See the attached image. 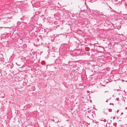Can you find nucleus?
I'll use <instances>...</instances> for the list:
<instances>
[{
  "mask_svg": "<svg viewBox=\"0 0 127 127\" xmlns=\"http://www.w3.org/2000/svg\"><path fill=\"white\" fill-rule=\"evenodd\" d=\"M113 118V119H114L115 118V117H114Z\"/></svg>",
  "mask_w": 127,
  "mask_h": 127,
  "instance_id": "6",
  "label": "nucleus"
},
{
  "mask_svg": "<svg viewBox=\"0 0 127 127\" xmlns=\"http://www.w3.org/2000/svg\"><path fill=\"white\" fill-rule=\"evenodd\" d=\"M123 114V112H122L121 113V115H122Z\"/></svg>",
  "mask_w": 127,
  "mask_h": 127,
  "instance_id": "10",
  "label": "nucleus"
},
{
  "mask_svg": "<svg viewBox=\"0 0 127 127\" xmlns=\"http://www.w3.org/2000/svg\"><path fill=\"white\" fill-rule=\"evenodd\" d=\"M106 110H107V111H108L109 112H111L112 111V110L111 109H110L109 110L107 109Z\"/></svg>",
  "mask_w": 127,
  "mask_h": 127,
  "instance_id": "2",
  "label": "nucleus"
},
{
  "mask_svg": "<svg viewBox=\"0 0 127 127\" xmlns=\"http://www.w3.org/2000/svg\"><path fill=\"white\" fill-rule=\"evenodd\" d=\"M101 121H103L104 122H106V119H104L103 120H101Z\"/></svg>",
  "mask_w": 127,
  "mask_h": 127,
  "instance_id": "3",
  "label": "nucleus"
},
{
  "mask_svg": "<svg viewBox=\"0 0 127 127\" xmlns=\"http://www.w3.org/2000/svg\"><path fill=\"white\" fill-rule=\"evenodd\" d=\"M119 98H116V100H117V101H118L119 100Z\"/></svg>",
  "mask_w": 127,
  "mask_h": 127,
  "instance_id": "4",
  "label": "nucleus"
},
{
  "mask_svg": "<svg viewBox=\"0 0 127 127\" xmlns=\"http://www.w3.org/2000/svg\"><path fill=\"white\" fill-rule=\"evenodd\" d=\"M10 21V19L9 18H5L4 19L3 21L5 23H7L8 22H9Z\"/></svg>",
  "mask_w": 127,
  "mask_h": 127,
  "instance_id": "1",
  "label": "nucleus"
},
{
  "mask_svg": "<svg viewBox=\"0 0 127 127\" xmlns=\"http://www.w3.org/2000/svg\"><path fill=\"white\" fill-rule=\"evenodd\" d=\"M108 100H109V99H107V100L106 101V102H107V101H108Z\"/></svg>",
  "mask_w": 127,
  "mask_h": 127,
  "instance_id": "8",
  "label": "nucleus"
},
{
  "mask_svg": "<svg viewBox=\"0 0 127 127\" xmlns=\"http://www.w3.org/2000/svg\"><path fill=\"white\" fill-rule=\"evenodd\" d=\"M119 111V110H118L117 111V113L118 114V112Z\"/></svg>",
  "mask_w": 127,
  "mask_h": 127,
  "instance_id": "5",
  "label": "nucleus"
},
{
  "mask_svg": "<svg viewBox=\"0 0 127 127\" xmlns=\"http://www.w3.org/2000/svg\"><path fill=\"white\" fill-rule=\"evenodd\" d=\"M117 90V91H119V90L120 91V90H119V89H118Z\"/></svg>",
  "mask_w": 127,
  "mask_h": 127,
  "instance_id": "9",
  "label": "nucleus"
},
{
  "mask_svg": "<svg viewBox=\"0 0 127 127\" xmlns=\"http://www.w3.org/2000/svg\"><path fill=\"white\" fill-rule=\"evenodd\" d=\"M108 92V91H105V92L106 93V92Z\"/></svg>",
  "mask_w": 127,
  "mask_h": 127,
  "instance_id": "11",
  "label": "nucleus"
},
{
  "mask_svg": "<svg viewBox=\"0 0 127 127\" xmlns=\"http://www.w3.org/2000/svg\"><path fill=\"white\" fill-rule=\"evenodd\" d=\"M125 109H126V110L127 109V107H126L125 108Z\"/></svg>",
  "mask_w": 127,
  "mask_h": 127,
  "instance_id": "7",
  "label": "nucleus"
}]
</instances>
